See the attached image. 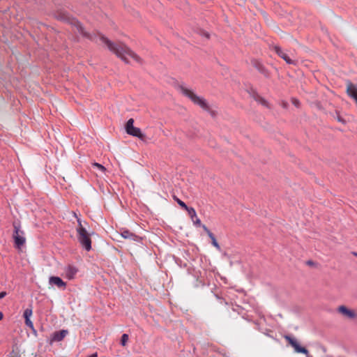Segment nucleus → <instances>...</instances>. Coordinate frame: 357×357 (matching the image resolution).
<instances>
[{
	"mask_svg": "<svg viewBox=\"0 0 357 357\" xmlns=\"http://www.w3.org/2000/svg\"><path fill=\"white\" fill-rule=\"evenodd\" d=\"M70 23L73 24L77 29V31L91 40H95L96 42L99 40L102 44H105L107 48L116 54V55L121 58L126 63H131L132 62L141 63V59L132 50H130L128 47L123 45H116L112 43L109 40L105 38L104 36L101 34H98L94 38L92 36L88 34L84 29V27L79 22L76 20L75 19H72Z\"/></svg>",
	"mask_w": 357,
	"mask_h": 357,
	"instance_id": "1",
	"label": "nucleus"
},
{
	"mask_svg": "<svg viewBox=\"0 0 357 357\" xmlns=\"http://www.w3.org/2000/svg\"><path fill=\"white\" fill-rule=\"evenodd\" d=\"M181 93L188 98L194 104L199 106L202 109L210 112V106L206 100L202 96L197 95L192 89L185 86H180Z\"/></svg>",
	"mask_w": 357,
	"mask_h": 357,
	"instance_id": "2",
	"label": "nucleus"
},
{
	"mask_svg": "<svg viewBox=\"0 0 357 357\" xmlns=\"http://www.w3.org/2000/svg\"><path fill=\"white\" fill-rule=\"evenodd\" d=\"M74 215L77 218L78 223V226L76 229L78 241L86 251H89L91 249L90 234L88 233L86 228L83 227L82 220L77 217L75 213H74Z\"/></svg>",
	"mask_w": 357,
	"mask_h": 357,
	"instance_id": "3",
	"label": "nucleus"
},
{
	"mask_svg": "<svg viewBox=\"0 0 357 357\" xmlns=\"http://www.w3.org/2000/svg\"><path fill=\"white\" fill-rule=\"evenodd\" d=\"M13 238L15 245L17 248H20L25 243L26 241V238L24 237V232L21 229L20 223L15 222L13 223Z\"/></svg>",
	"mask_w": 357,
	"mask_h": 357,
	"instance_id": "4",
	"label": "nucleus"
},
{
	"mask_svg": "<svg viewBox=\"0 0 357 357\" xmlns=\"http://www.w3.org/2000/svg\"><path fill=\"white\" fill-rule=\"evenodd\" d=\"M134 120L132 119H130L126 125V132L132 136L137 137L139 139H143L144 134L142 132L141 130L139 128L135 127L133 126Z\"/></svg>",
	"mask_w": 357,
	"mask_h": 357,
	"instance_id": "5",
	"label": "nucleus"
},
{
	"mask_svg": "<svg viewBox=\"0 0 357 357\" xmlns=\"http://www.w3.org/2000/svg\"><path fill=\"white\" fill-rule=\"evenodd\" d=\"M285 339L288 341L289 344L294 349L295 352L307 355L308 351L305 348L300 346L298 342L295 338L287 335L285 336Z\"/></svg>",
	"mask_w": 357,
	"mask_h": 357,
	"instance_id": "6",
	"label": "nucleus"
},
{
	"mask_svg": "<svg viewBox=\"0 0 357 357\" xmlns=\"http://www.w3.org/2000/svg\"><path fill=\"white\" fill-rule=\"evenodd\" d=\"M275 52L283 59L289 64H296V60L294 57L290 56L285 51L282 50L280 47H275Z\"/></svg>",
	"mask_w": 357,
	"mask_h": 357,
	"instance_id": "7",
	"label": "nucleus"
},
{
	"mask_svg": "<svg viewBox=\"0 0 357 357\" xmlns=\"http://www.w3.org/2000/svg\"><path fill=\"white\" fill-rule=\"evenodd\" d=\"M121 236L126 239H130L136 242H140L142 240L140 236L135 234L128 229H122L121 231Z\"/></svg>",
	"mask_w": 357,
	"mask_h": 357,
	"instance_id": "8",
	"label": "nucleus"
},
{
	"mask_svg": "<svg viewBox=\"0 0 357 357\" xmlns=\"http://www.w3.org/2000/svg\"><path fill=\"white\" fill-rule=\"evenodd\" d=\"M337 311L342 314L343 316L347 317V318H349V319H354L356 317V314L355 312L351 310H349L348 309L347 307H345L344 305H340L338 308H337Z\"/></svg>",
	"mask_w": 357,
	"mask_h": 357,
	"instance_id": "9",
	"label": "nucleus"
},
{
	"mask_svg": "<svg viewBox=\"0 0 357 357\" xmlns=\"http://www.w3.org/2000/svg\"><path fill=\"white\" fill-rule=\"evenodd\" d=\"M77 273V268L73 266L68 265L64 268V274L68 280L74 278Z\"/></svg>",
	"mask_w": 357,
	"mask_h": 357,
	"instance_id": "10",
	"label": "nucleus"
},
{
	"mask_svg": "<svg viewBox=\"0 0 357 357\" xmlns=\"http://www.w3.org/2000/svg\"><path fill=\"white\" fill-rule=\"evenodd\" d=\"M49 283L51 285H56L59 288L65 289L66 287V282H64L59 277L52 276L49 279Z\"/></svg>",
	"mask_w": 357,
	"mask_h": 357,
	"instance_id": "11",
	"label": "nucleus"
},
{
	"mask_svg": "<svg viewBox=\"0 0 357 357\" xmlns=\"http://www.w3.org/2000/svg\"><path fill=\"white\" fill-rule=\"evenodd\" d=\"M68 334L67 330H61L60 331L55 332L52 334L51 337L52 342H60Z\"/></svg>",
	"mask_w": 357,
	"mask_h": 357,
	"instance_id": "12",
	"label": "nucleus"
},
{
	"mask_svg": "<svg viewBox=\"0 0 357 357\" xmlns=\"http://www.w3.org/2000/svg\"><path fill=\"white\" fill-rule=\"evenodd\" d=\"M203 229L206 232L209 238L211 239L212 245L218 250H220V246L216 241V238L213 234L205 226H202Z\"/></svg>",
	"mask_w": 357,
	"mask_h": 357,
	"instance_id": "13",
	"label": "nucleus"
},
{
	"mask_svg": "<svg viewBox=\"0 0 357 357\" xmlns=\"http://www.w3.org/2000/svg\"><path fill=\"white\" fill-rule=\"evenodd\" d=\"M185 211H188L190 218L192 219V220H193L194 218H197V213L195 211V210L192 208V207H188V209H186Z\"/></svg>",
	"mask_w": 357,
	"mask_h": 357,
	"instance_id": "14",
	"label": "nucleus"
},
{
	"mask_svg": "<svg viewBox=\"0 0 357 357\" xmlns=\"http://www.w3.org/2000/svg\"><path fill=\"white\" fill-rule=\"evenodd\" d=\"M32 309L31 308H26L24 312V319H31V317L32 316Z\"/></svg>",
	"mask_w": 357,
	"mask_h": 357,
	"instance_id": "15",
	"label": "nucleus"
},
{
	"mask_svg": "<svg viewBox=\"0 0 357 357\" xmlns=\"http://www.w3.org/2000/svg\"><path fill=\"white\" fill-rule=\"evenodd\" d=\"M174 199L176 201V202L178 203V204L182 207L183 208H184L185 210L188 209V206L183 202L181 201V199H179L177 197H174Z\"/></svg>",
	"mask_w": 357,
	"mask_h": 357,
	"instance_id": "16",
	"label": "nucleus"
},
{
	"mask_svg": "<svg viewBox=\"0 0 357 357\" xmlns=\"http://www.w3.org/2000/svg\"><path fill=\"white\" fill-rule=\"evenodd\" d=\"M93 166L94 167H96L98 169H99L100 171H101L102 172H105L106 169L104 166H102V165L99 164V163H97V162H94L93 164Z\"/></svg>",
	"mask_w": 357,
	"mask_h": 357,
	"instance_id": "17",
	"label": "nucleus"
},
{
	"mask_svg": "<svg viewBox=\"0 0 357 357\" xmlns=\"http://www.w3.org/2000/svg\"><path fill=\"white\" fill-rule=\"evenodd\" d=\"M257 100L261 105H262L265 107H268V103L264 98H263L261 97H259Z\"/></svg>",
	"mask_w": 357,
	"mask_h": 357,
	"instance_id": "18",
	"label": "nucleus"
},
{
	"mask_svg": "<svg viewBox=\"0 0 357 357\" xmlns=\"http://www.w3.org/2000/svg\"><path fill=\"white\" fill-rule=\"evenodd\" d=\"M128 340V335L127 334H123L121 336V342L123 346H125Z\"/></svg>",
	"mask_w": 357,
	"mask_h": 357,
	"instance_id": "19",
	"label": "nucleus"
},
{
	"mask_svg": "<svg viewBox=\"0 0 357 357\" xmlns=\"http://www.w3.org/2000/svg\"><path fill=\"white\" fill-rule=\"evenodd\" d=\"M25 319V324L31 329H33V324L31 321V319Z\"/></svg>",
	"mask_w": 357,
	"mask_h": 357,
	"instance_id": "20",
	"label": "nucleus"
},
{
	"mask_svg": "<svg viewBox=\"0 0 357 357\" xmlns=\"http://www.w3.org/2000/svg\"><path fill=\"white\" fill-rule=\"evenodd\" d=\"M192 222H193V224L197 227H202V226L204 225H202L200 219L198 218L197 217L194 218Z\"/></svg>",
	"mask_w": 357,
	"mask_h": 357,
	"instance_id": "21",
	"label": "nucleus"
},
{
	"mask_svg": "<svg viewBox=\"0 0 357 357\" xmlns=\"http://www.w3.org/2000/svg\"><path fill=\"white\" fill-rule=\"evenodd\" d=\"M291 102L294 105H295L296 107H298L300 106V102L298 99L296 98H292L291 99Z\"/></svg>",
	"mask_w": 357,
	"mask_h": 357,
	"instance_id": "22",
	"label": "nucleus"
},
{
	"mask_svg": "<svg viewBox=\"0 0 357 357\" xmlns=\"http://www.w3.org/2000/svg\"><path fill=\"white\" fill-rule=\"evenodd\" d=\"M6 295V291H1L0 292V299L4 298Z\"/></svg>",
	"mask_w": 357,
	"mask_h": 357,
	"instance_id": "23",
	"label": "nucleus"
},
{
	"mask_svg": "<svg viewBox=\"0 0 357 357\" xmlns=\"http://www.w3.org/2000/svg\"><path fill=\"white\" fill-rule=\"evenodd\" d=\"M89 357H98V354H97V353H94Z\"/></svg>",
	"mask_w": 357,
	"mask_h": 357,
	"instance_id": "24",
	"label": "nucleus"
},
{
	"mask_svg": "<svg viewBox=\"0 0 357 357\" xmlns=\"http://www.w3.org/2000/svg\"><path fill=\"white\" fill-rule=\"evenodd\" d=\"M3 317V314L1 312H0V320H1Z\"/></svg>",
	"mask_w": 357,
	"mask_h": 357,
	"instance_id": "25",
	"label": "nucleus"
},
{
	"mask_svg": "<svg viewBox=\"0 0 357 357\" xmlns=\"http://www.w3.org/2000/svg\"><path fill=\"white\" fill-rule=\"evenodd\" d=\"M204 35H205V36H206V38H208V37H209L208 34V33H204Z\"/></svg>",
	"mask_w": 357,
	"mask_h": 357,
	"instance_id": "26",
	"label": "nucleus"
},
{
	"mask_svg": "<svg viewBox=\"0 0 357 357\" xmlns=\"http://www.w3.org/2000/svg\"><path fill=\"white\" fill-rule=\"evenodd\" d=\"M286 105H287V103L284 102V103H283V107H286Z\"/></svg>",
	"mask_w": 357,
	"mask_h": 357,
	"instance_id": "27",
	"label": "nucleus"
},
{
	"mask_svg": "<svg viewBox=\"0 0 357 357\" xmlns=\"http://www.w3.org/2000/svg\"><path fill=\"white\" fill-rule=\"evenodd\" d=\"M63 20H68V17H62Z\"/></svg>",
	"mask_w": 357,
	"mask_h": 357,
	"instance_id": "28",
	"label": "nucleus"
},
{
	"mask_svg": "<svg viewBox=\"0 0 357 357\" xmlns=\"http://www.w3.org/2000/svg\"><path fill=\"white\" fill-rule=\"evenodd\" d=\"M307 357H312V356H309V355L307 354Z\"/></svg>",
	"mask_w": 357,
	"mask_h": 357,
	"instance_id": "29",
	"label": "nucleus"
}]
</instances>
